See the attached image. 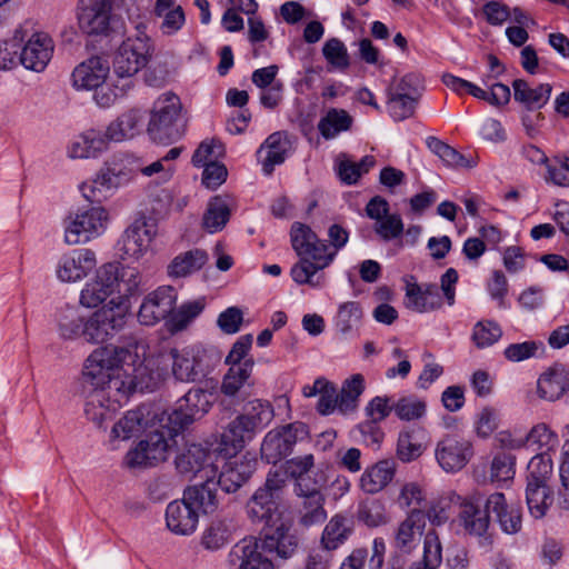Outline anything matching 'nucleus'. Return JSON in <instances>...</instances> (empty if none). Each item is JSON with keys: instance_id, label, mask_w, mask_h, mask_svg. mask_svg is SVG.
<instances>
[{"instance_id": "obj_1", "label": "nucleus", "mask_w": 569, "mask_h": 569, "mask_svg": "<svg viewBox=\"0 0 569 569\" xmlns=\"http://www.w3.org/2000/svg\"><path fill=\"white\" fill-rule=\"evenodd\" d=\"M146 356V342L134 338L124 346L99 347L86 359L83 376L97 385L108 379L109 390L126 399L134 391H153L160 373L151 368L153 361Z\"/></svg>"}, {"instance_id": "obj_2", "label": "nucleus", "mask_w": 569, "mask_h": 569, "mask_svg": "<svg viewBox=\"0 0 569 569\" xmlns=\"http://www.w3.org/2000/svg\"><path fill=\"white\" fill-rule=\"evenodd\" d=\"M124 326V312L117 308L116 300H109L89 316L77 307H66L57 315V332L63 341L83 339L90 345H102L112 340Z\"/></svg>"}, {"instance_id": "obj_3", "label": "nucleus", "mask_w": 569, "mask_h": 569, "mask_svg": "<svg viewBox=\"0 0 569 569\" xmlns=\"http://www.w3.org/2000/svg\"><path fill=\"white\" fill-rule=\"evenodd\" d=\"M298 548L295 535L279 528L262 533L261 537H247L234 543L227 555L228 569H274L272 557L290 558Z\"/></svg>"}, {"instance_id": "obj_4", "label": "nucleus", "mask_w": 569, "mask_h": 569, "mask_svg": "<svg viewBox=\"0 0 569 569\" xmlns=\"http://www.w3.org/2000/svg\"><path fill=\"white\" fill-rule=\"evenodd\" d=\"M290 240L299 261L292 266L290 274L298 284L320 286L318 271L327 268L333 261L327 242L319 239L317 233L307 224L295 222L290 230Z\"/></svg>"}, {"instance_id": "obj_5", "label": "nucleus", "mask_w": 569, "mask_h": 569, "mask_svg": "<svg viewBox=\"0 0 569 569\" xmlns=\"http://www.w3.org/2000/svg\"><path fill=\"white\" fill-rule=\"evenodd\" d=\"M287 485L284 472L270 471L264 483L259 487L246 505V513L254 525H262L263 533L277 531L280 527L290 533L289 527L282 521L280 506Z\"/></svg>"}, {"instance_id": "obj_6", "label": "nucleus", "mask_w": 569, "mask_h": 569, "mask_svg": "<svg viewBox=\"0 0 569 569\" xmlns=\"http://www.w3.org/2000/svg\"><path fill=\"white\" fill-rule=\"evenodd\" d=\"M152 52L150 38L144 26L137 27V34L128 37L114 53L112 69L118 80L123 82L124 90L133 86V76L147 66Z\"/></svg>"}, {"instance_id": "obj_7", "label": "nucleus", "mask_w": 569, "mask_h": 569, "mask_svg": "<svg viewBox=\"0 0 569 569\" xmlns=\"http://www.w3.org/2000/svg\"><path fill=\"white\" fill-rule=\"evenodd\" d=\"M182 103L180 98L172 93H162L153 103L148 133L150 138L162 144H169L182 136L181 130Z\"/></svg>"}, {"instance_id": "obj_8", "label": "nucleus", "mask_w": 569, "mask_h": 569, "mask_svg": "<svg viewBox=\"0 0 569 569\" xmlns=\"http://www.w3.org/2000/svg\"><path fill=\"white\" fill-rule=\"evenodd\" d=\"M108 211L102 207L78 210L64 220V242L69 246L87 243L107 229Z\"/></svg>"}, {"instance_id": "obj_9", "label": "nucleus", "mask_w": 569, "mask_h": 569, "mask_svg": "<svg viewBox=\"0 0 569 569\" xmlns=\"http://www.w3.org/2000/svg\"><path fill=\"white\" fill-rule=\"evenodd\" d=\"M309 430L306 423L296 421L267 432L261 443V458L276 465L289 456L295 445L308 438Z\"/></svg>"}, {"instance_id": "obj_10", "label": "nucleus", "mask_w": 569, "mask_h": 569, "mask_svg": "<svg viewBox=\"0 0 569 569\" xmlns=\"http://www.w3.org/2000/svg\"><path fill=\"white\" fill-rule=\"evenodd\" d=\"M327 477L323 471H317L312 483L301 480L296 482V493L301 498L299 508L300 523L310 527L321 523L327 518L325 510V497L321 488L326 486Z\"/></svg>"}, {"instance_id": "obj_11", "label": "nucleus", "mask_w": 569, "mask_h": 569, "mask_svg": "<svg viewBox=\"0 0 569 569\" xmlns=\"http://www.w3.org/2000/svg\"><path fill=\"white\" fill-rule=\"evenodd\" d=\"M158 233L157 223L147 217L136 219L118 240L122 259L140 260L150 249Z\"/></svg>"}, {"instance_id": "obj_12", "label": "nucleus", "mask_w": 569, "mask_h": 569, "mask_svg": "<svg viewBox=\"0 0 569 569\" xmlns=\"http://www.w3.org/2000/svg\"><path fill=\"white\" fill-rule=\"evenodd\" d=\"M117 0H79L78 27L87 36H108L111 30L112 8Z\"/></svg>"}, {"instance_id": "obj_13", "label": "nucleus", "mask_w": 569, "mask_h": 569, "mask_svg": "<svg viewBox=\"0 0 569 569\" xmlns=\"http://www.w3.org/2000/svg\"><path fill=\"white\" fill-rule=\"evenodd\" d=\"M212 406V393L192 388L177 401V407L168 415L173 431H179L203 417Z\"/></svg>"}, {"instance_id": "obj_14", "label": "nucleus", "mask_w": 569, "mask_h": 569, "mask_svg": "<svg viewBox=\"0 0 569 569\" xmlns=\"http://www.w3.org/2000/svg\"><path fill=\"white\" fill-rule=\"evenodd\" d=\"M171 357L172 375L181 382H196L206 376L209 368L208 352L201 346H189L181 350L173 349Z\"/></svg>"}, {"instance_id": "obj_15", "label": "nucleus", "mask_w": 569, "mask_h": 569, "mask_svg": "<svg viewBox=\"0 0 569 569\" xmlns=\"http://www.w3.org/2000/svg\"><path fill=\"white\" fill-rule=\"evenodd\" d=\"M254 360H244V365L228 368L222 376L219 391L232 401L243 402L253 395L256 380L253 378Z\"/></svg>"}, {"instance_id": "obj_16", "label": "nucleus", "mask_w": 569, "mask_h": 569, "mask_svg": "<svg viewBox=\"0 0 569 569\" xmlns=\"http://www.w3.org/2000/svg\"><path fill=\"white\" fill-rule=\"evenodd\" d=\"M177 302V291L171 286H160L149 292L138 311V320L144 326H154L171 316Z\"/></svg>"}, {"instance_id": "obj_17", "label": "nucleus", "mask_w": 569, "mask_h": 569, "mask_svg": "<svg viewBox=\"0 0 569 569\" xmlns=\"http://www.w3.org/2000/svg\"><path fill=\"white\" fill-rule=\"evenodd\" d=\"M96 267L97 257L91 249H73L59 258L56 274L61 282L72 283L84 279Z\"/></svg>"}, {"instance_id": "obj_18", "label": "nucleus", "mask_w": 569, "mask_h": 569, "mask_svg": "<svg viewBox=\"0 0 569 569\" xmlns=\"http://www.w3.org/2000/svg\"><path fill=\"white\" fill-rule=\"evenodd\" d=\"M93 385L97 388L89 396L84 412L90 421L101 428L107 421L112 419L118 407L127 399L121 398L116 390H109L108 379L104 380V383Z\"/></svg>"}, {"instance_id": "obj_19", "label": "nucleus", "mask_w": 569, "mask_h": 569, "mask_svg": "<svg viewBox=\"0 0 569 569\" xmlns=\"http://www.w3.org/2000/svg\"><path fill=\"white\" fill-rule=\"evenodd\" d=\"M116 270L112 263H104L97 269L96 274L82 288L79 302L86 308H98L109 297L116 293Z\"/></svg>"}, {"instance_id": "obj_20", "label": "nucleus", "mask_w": 569, "mask_h": 569, "mask_svg": "<svg viewBox=\"0 0 569 569\" xmlns=\"http://www.w3.org/2000/svg\"><path fill=\"white\" fill-rule=\"evenodd\" d=\"M53 50L52 38L46 32L36 31L21 44L20 63L26 69L41 72L50 62Z\"/></svg>"}, {"instance_id": "obj_21", "label": "nucleus", "mask_w": 569, "mask_h": 569, "mask_svg": "<svg viewBox=\"0 0 569 569\" xmlns=\"http://www.w3.org/2000/svg\"><path fill=\"white\" fill-rule=\"evenodd\" d=\"M216 455L200 443H191L177 456L176 468L179 473L193 477L203 473V477L216 476L217 467L213 462Z\"/></svg>"}, {"instance_id": "obj_22", "label": "nucleus", "mask_w": 569, "mask_h": 569, "mask_svg": "<svg viewBox=\"0 0 569 569\" xmlns=\"http://www.w3.org/2000/svg\"><path fill=\"white\" fill-rule=\"evenodd\" d=\"M472 457V446L468 440L447 437L438 442L436 458L447 472L461 470Z\"/></svg>"}, {"instance_id": "obj_23", "label": "nucleus", "mask_w": 569, "mask_h": 569, "mask_svg": "<svg viewBox=\"0 0 569 569\" xmlns=\"http://www.w3.org/2000/svg\"><path fill=\"white\" fill-rule=\"evenodd\" d=\"M405 306L419 313L438 310L442 300L435 283H417L413 277L406 280Z\"/></svg>"}, {"instance_id": "obj_24", "label": "nucleus", "mask_w": 569, "mask_h": 569, "mask_svg": "<svg viewBox=\"0 0 569 569\" xmlns=\"http://www.w3.org/2000/svg\"><path fill=\"white\" fill-rule=\"evenodd\" d=\"M156 417L157 413L151 412L150 406L147 405L129 410L113 425L111 439L128 440L138 437L152 425Z\"/></svg>"}, {"instance_id": "obj_25", "label": "nucleus", "mask_w": 569, "mask_h": 569, "mask_svg": "<svg viewBox=\"0 0 569 569\" xmlns=\"http://www.w3.org/2000/svg\"><path fill=\"white\" fill-rule=\"evenodd\" d=\"M256 466L257 460L249 455L229 460L223 465L216 483L227 493L236 492L249 480Z\"/></svg>"}, {"instance_id": "obj_26", "label": "nucleus", "mask_w": 569, "mask_h": 569, "mask_svg": "<svg viewBox=\"0 0 569 569\" xmlns=\"http://www.w3.org/2000/svg\"><path fill=\"white\" fill-rule=\"evenodd\" d=\"M110 67L101 57H91L78 64L71 74L72 86L77 90L98 89L107 79Z\"/></svg>"}, {"instance_id": "obj_27", "label": "nucleus", "mask_w": 569, "mask_h": 569, "mask_svg": "<svg viewBox=\"0 0 569 569\" xmlns=\"http://www.w3.org/2000/svg\"><path fill=\"white\" fill-rule=\"evenodd\" d=\"M109 139L103 130L90 128L77 136L68 147L71 159L97 158L107 150Z\"/></svg>"}, {"instance_id": "obj_28", "label": "nucleus", "mask_w": 569, "mask_h": 569, "mask_svg": "<svg viewBox=\"0 0 569 569\" xmlns=\"http://www.w3.org/2000/svg\"><path fill=\"white\" fill-rule=\"evenodd\" d=\"M199 515L184 499L171 501L166 509L168 529L179 536H189L198 527Z\"/></svg>"}, {"instance_id": "obj_29", "label": "nucleus", "mask_w": 569, "mask_h": 569, "mask_svg": "<svg viewBox=\"0 0 569 569\" xmlns=\"http://www.w3.org/2000/svg\"><path fill=\"white\" fill-rule=\"evenodd\" d=\"M490 513L492 512L486 507V500L480 496H472L461 503L459 516L469 533L482 536L489 528Z\"/></svg>"}, {"instance_id": "obj_30", "label": "nucleus", "mask_w": 569, "mask_h": 569, "mask_svg": "<svg viewBox=\"0 0 569 569\" xmlns=\"http://www.w3.org/2000/svg\"><path fill=\"white\" fill-rule=\"evenodd\" d=\"M426 528V512L412 509L401 521L395 533V548L402 553H410L417 546Z\"/></svg>"}, {"instance_id": "obj_31", "label": "nucleus", "mask_w": 569, "mask_h": 569, "mask_svg": "<svg viewBox=\"0 0 569 569\" xmlns=\"http://www.w3.org/2000/svg\"><path fill=\"white\" fill-rule=\"evenodd\" d=\"M216 476L206 477V481L188 487L183 491V499L192 509L204 515L213 513L219 506L217 496V483L213 480Z\"/></svg>"}, {"instance_id": "obj_32", "label": "nucleus", "mask_w": 569, "mask_h": 569, "mask_svg": "<svg viewBox=\"0 0 569 569\" xmlns=\"http://www.w3.org/2000/svg\"><path fill=\"white\" fill-rule=\"evenodd\" d=\"M486 507L491 510L505 533L515 535L521 529V510L519 507L508 505L501 492H495L486 499Z\"/></svg>"}, {"instance_id": "obj_33", "label": "nucleus", "mask_w": 569, "mask_h": 569, "mask_svg": "<svg viewBox=\"0 0 569 569\" xmlns=\"http://www.w3.org/2000/svg\"><path fill=\"white\" fill-rule=\"evenodd\" d=\"M289 150L290 142L283 133H271L257 151L263 173L269 176L276 166L283 163Z\"/></svg>"}, {"instance_id": "obj_34", "label": "nucleus", "mask_w": 569, "mask_h": 569, "mask_svg": "<svg viewBox=\"0 0 569 569\" xmlns=\"http://www.w3.org/2000/svg\"><path fill=\"white\" fill-rule=\"evenodd\" d=\"M111 263L117 273L114 280V289L118 296L111 298L110 300H116L117 308L123 310L124 317L127 318V307L124 306V299L138 292L142 279L141 273L137 267L120 264L116 262Z\"/></svg>"}, {"instance_id": "obj_35", "label": "nucleus", "mask_w": 569, "mask_h": 569, "mask_svg": "<svg viewBox=\"0 0 569 569\" xmlns=\"http://www.w3.org/2000/svg\"><path fill=\"white\" fill-rule=\"evenodd\" d=\"M257 435L238 415L223 429L220 437V451L224 456H234Z\"/></svg>"}, {"instance_id": "obj_36", "label": "nucleus", "mask_w": 569, "mask_h": 569, "mask_svg": "<svg viewBox=\"0 0 569 569\" xmlns=\"http://www.w3.org/2000/svg\"><path fill=\"white\" fill-rule=\"evenodd\" d=\"M236 529L237 523L232 517H217L203 530L201 546L206 550L217 551L230 542Z\"/></svg>"}, {"instance_id": "obj_37", "label": "nucleus", "mask_w": 569, "mask_h": 569, "mask_svg": "<svg viewBox=\"0 0 569 569\" xmlns=\"http://www.w3.org/2000/svg\"><path fill=\"white\" fill-rule=\"evenodd\" d=\"M396 463L391 460H380L362 472L359 486L366 493L375 495L383 490L393 479Z\"/></svg>"}, {"instance_id": "obj_38", "label": "nucleus", "mask_w": 569, "mask_h": 569, "mask_svg": "<svg viewBox=\"0 0 569 569\" xmlns=\"http://www.w3.org/2000/svg\"><path fill=\"white\" fill-rule=\"evenodd\" d=\"M122 184L118 180L114 169L111 168L107 161L104 166L97 172L94 178L90 181L81 184V192L83 197L91 201H101L102 198L107 197L108 192H111Z\"/></svg>"}, {"instance_id": "obj_39", "label": "nucleus", "mask_w": 569, "mask_h": 569, "mask_svg": "<svg viewBox=\"0 0 569 569\" xmlns=\"http://www.w3.org/2000/svg\"><path fill=\"white\" fill-rule=\"evenodd\" d=\"M515 100L525 106L528 110L541 109L550 99L552 87L549 83H541L536 88L529 87L522 79L512 82Z\"/></svg>"}, {"instance_id": "obj_40", "label": "nucleus", "mask_w": 569, "mask_h": 569, "mask_svg": "<svg viewBox=\"0 0 569 569\" xmlns=\"http://www.w3.org/2000/svg\"><path fill=\"white\" fill-rule=\"evenodd\" d=\"M569 388V376L562 367H552L545 371L537 381L541 399L555 401Z\"/></svg>"}, {"instance_id": "obj_41", "label": "nucleus", "mask_w": 569, "mask_h": 569, "mask_svg": "<svg viewBox=\"0 0 569 569\" xmlns=\"http://www.w3.org/2000/svg\"><path fill=\"white\" fill-rule=\"evenodd\" d=\"M239 416L252 431L259 432L270 425L274 409L270 401L254 398L247 402L243 413Z\"/></svg>"}, {"instance_id": "obj_42", "label": "nucleus", "mask_w": 569, "mask_h": 569, "mask_svg": "<svg viewBox=\"0 0 569 569\" xmlns=\"http://www.w3.org/2000/svg\"><path fill=\"white\" fill-rule=\"evenodd\" d=\"M208 253L202 249H192L174 257L168 266V274L182 278L199 271L208 261Z\"/></svg>"}, {"instance_id": "obj_43", "label": "nucleus", "mask_w": 569, "mask_h": 569, "mask_svg": "<svg viewBox=\"0 0 569 569\" xmlns=\"http://www.w3.org/2000/svg\"><path fill=\"white\" fill-rule=\"evenodd\" d=\"M352 532V521L342 515H335L326 525L320 543L335 551L342 546Z\"/></svg>"}, {"instance_id": "obj_44", "label": "nucleus", "mask_w": 569, "mask_h": 569, "mask_svg": "<svg viewBox=\"0 0 569 569\" xmlns=\"http://www.w3.org/2000/svg\"><path fill=\"white\" fill-rule=\"evenodd\" d=\"M352 123L353 118L345 109L331 108L319 120L318 131L322 138L331 140L348 131Z\"/></svg>"}, {"instance_id": "obj_45", "label": "nucleus", "mask_w": 569, "mask_h": 569, "mask_svg": "<svg viewBox=\"0 0 569 569\" xmlns=\"http://www.w3.org/2000/svg\"><path fill=\"white\" fill-rule=\"evenodd\" d=\"M140 121L141 116L137 110H130L118 117L104 130L109 142H121L133 138L138 132Z\"/></svg>"}, {"instance_id": "obj_46", "label": "nucleus", "mask_w": 569, "mask_h": 569, "mask_svg": "<svg viewBox=\"0 0 569 569\" xmlns=\"http://www.w3.org/2000/svg\"><path fill=\"white\" fill-rule=\"evenodd\" d=\"M206 308V298L200 297L183 302L178 309L172 310L167 325L170 331L179 332L184 330Z\"/></svg>"}, {"instance_id": "obj_47", "label": "nucleus", "mask_w": 569, "mask_h": 569, "mask_svg": "<svg viewBox=\"0 0 569 569\" xmlns=\"http://www.w3.org/2000/svg\"><path fill=\"white\" fill-rule=\"evenodd\" d=\"M362 308L357 301H347L339 306L335 327L345 338L350 337L360 326L362 319Z\"/></svg>"}, {"instance_id": "obj_48", "label": "nucleus", "mask_w": 569, "mask_h": 569, "mask_svg": "<svg viewBox=\"0 0 569 569\" xmlns=\"http://www.w3.org/2000/svg\"><path fill=\"white\" fill-rule=\"evenodd\" d=\"M230 219V207L226 199L217 196L213 197L203 214L202 226L210 232L214 233L223 229Z\"/></svg>"}, {"instance_id": "obj_49", "label": "nucleus", "mask_w": 569, "mask_h": 569, "mask_svg": "<svg viewBox=\"0 0 569 569\" xmlns=\"http://www.w3.org/2000/svg\"><path fill=\"white\" fill-rule=\"evenodd\" d=\"M442 562V546L438 533L429 530L423 539L422 559L413 562L409 569H439Z\"/></svg>"}, {"instance_id": "obj_50", "label": "nucleus", "mask_w": 569, "mask_h": 569, "mask_svg": "<svg viewBox=\"0 0 569 569\" xmlns=\"http://www.w3.org/2000/svg\"><path fill=\"white\" fill-rule=\"evenodd\" d=\"M365 388V378L361 373H355L346 379L339 393V411L347 413L355 410Z\"/></svg>"}, {"instance_id": "obj_51", "label": "nucleus", "mask_w": 569, "mask_h": 569, "mask_svg": "<svg viewBox=\"0 0 569 569\" xmlns=\"http://www.w3.org/2000/svg\"><path fill=\"white\" fill-rule=\"evenodd\" d=\"M526 500L529 512L533 518L545 517L552 501L549 485L527 483Z\"/></svg>"}, {"instance_id": "obj_52", "label": "nucleus", "mask_w": 569, "mask_h": 569, "mask_svg": "<svg viewBox=\"0 0 569 569\" xmlns=\"http://www.w3.org/2000/svg\"><path fill=\"white\" fill-rule=\"evenodd\" d=\"M26 38V31L19 29L12 39L0 43V70H12L20 63L21 43Z\"/></svg>"}, {"instance_id": "obj_53", "label": "nucleus", "mask_w": 569, "mask_h": 569, "mask_svg": "<svg viewBox=\"0 0 569 569\" xmlns=\"http://www.w3.org/2000/svg\"><path fill=\"white\" fill-rule=\"evenodd\" d=\"M552 476V460L549 453L533 456L527 466V483L548 485Z\"/></svg>"}, {"instance_id": "obj_54", "label": "nucleus", "mask_w": 569, "mask_h": 569, "mask_svg": "<svg viewBox=\"0 0 569 569\" xmlns=\"http://www.w3.org/2000/svg\"><path fill=\"white\" fill-rule=\"evenodd\" d=\"M525 440L526 447L536 446L541 452L547 453L556 449L559 442L557 433L542 422L533 426L525 436Z\"/></svg>"}, {"instance_id": "obj_55", "label": "nucleus", "mask_w": 569, "mask_h": 569, "mask_svg": "<svg viewBox=\"0 0 569 569\" xmlns=\"http://www.w3.org/2000/svg\"><path fill=\"white\" fill-rule=\"evenodd\" d=\"M388 110L395 121H403L413 116L418 98L407 93L388 91Z\"/></svg>"}, {"instance_id": "obj_56", "label": "nucleus", "mask_w": 569, "mask_h": 569, "mask_svg": "<svg viewBox=\"0 0 569 569\" xmlns=\"http://www.w3.org/2000/svg\"><path fill=\"white\" fill-rule=\"evenodd\" d=\"M502 336L501 327L493 320L478 321L471 333V340L479 349L495 345Z\"/></svg>"}, {"instance_id": "obj_57", "label": "nucleus", "mask_w": 569, "mask_h": 569, "mask_svg": "<svg viewBox=\"0 0 569 569\" xmlns=\"http://www.w3.org/2000/svg\"><path fill=\"white\" fill-rule=\"evenodd\" d=\"M427 405L416 396H406L395 402V413L400 420H419L426 415Z\"/></svg>"}, {"instance_id": "obj_58", "label": "nucleus", "mask_w": 569, "mask_h": 569, "mask_svg": "<svg viewBox=\"0 0 569 569\" xmlns=\"http://www.w3.org/2000/svg\"><path fill=\"white\" fill-rule=\"evenodd\" d=\"M422 445L413 430H403L399 433L397 456L403 462H409L421 456Z\"/></svg>"}, {"instance_id": "obj_59", "label": "nucleus", "mask_w": 569, "mask_h": 569, "mask_svg": "<svg viewBox=\"0 0 569 569\" xmlns=\"http://www.w3.org/2000/svg\"><path fill=\"white\" fill-rule=\"evenodd\" d=\"M108 162L111 168L114 169L116 176L122 186L128 183L137 173L140 172V160L133 156L124 154L121 157H114Z\"/></svg>"}, {"instance_id": "obj_60", "label": "nucleus", "mask_w": 569, "mask_h": 569, "mask_svg": "<svg viewBox=\"0 0 569 569\" xmlns=\"http://www.w3.org/2000/svg\"><path fill=\"white\" fill-rule=\"evenodd\" d=\"M547 183L558 187H569V154L565 157H555L552 162L547 164Z\"/></svg>"}, {"instance_id": "obj_61", "label": "nucleus", "mask_w": 569, "mask_h": 569, "mask_svg": "<svg viewBox=\"0 0 569 569\" xmlns=\"http://www.w3.org/2000/svg\"><path fill=\"white\" fill-rule=\"evenodd\" d=\"M377 236L383 241H391L403 233V222L398 213L388 214L373 227Z\"/></svg>"}, {"instance_id": "obj_62", "label": "nucleus", "mask_w": 569, "mask_h": 569, "mask_svg": "<svg viewBox=\"0 0 569 569\" xmlns=\"http://www.w3.org/2000/svg\"><path fill=\"white\" fill-rule=\"evenodd\" d=\"M139 443L148 452L154 465L167 459L169 445L162 432H151L146 440H141Z\"/></svg>"}, {"instance_id": "obj_63", "label": "nucleus", "mask_w": 569, "mask_h": 569, "mask_svg": "<svg viewBox=\"0 0 569 569\" xmlns=\"http://www.w3.org/2000/svg\"><path fill=\"white\" fill-rule=\"evenodd\" d=\"M516 458L508 452L497 453L491 462V479L495 481H508L515 476Z\"/></svg>"}, {"instance_id": "obj_64", "label": "nucleus", "mask_w": 569, "mask_h": 569, "mask_svg": "<svg viewBox=\"0 0 569 569\" xmlns=\"http://www.w3.org/2000/svg\"><path fill=\"white\" fill-rule=\"evenodd\" d=\"M333 552L321 543L310 549L305 559V569H331L335 559Z\"/></svg>"}]
</instances>
